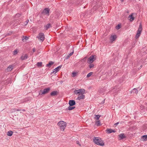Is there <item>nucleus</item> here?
I'll return each mask as SVG.
<instances>
[{
    "label": "nucleus",
    "mask_w": 147,
    "mask_h": 147,
    "mask_svg": "<svg viewBox=\"0 0 147 147\" xmlns=\"http://www.w3.org/2000/svg\"><path fill=\"white\" fill-rule=\"evenodd\" d=\"M74 53V50H72V51L69 54V55H68L66 57V58L67 59L69 58L70 56L72 55Z\"/></svg>",
    "instance_id": "4be33fe9"
},
{
    "label": "nucleus",
    "mask_w": 147,
    "mask_h": 147,
    "mask_svg": "<svg viewBox=\"0 0 147 147\" xmlns=\"http://www.w3.org/2000/svg\"><path fill=\"white\" fill-rule=\"evenodd\" d=\"M144 140L146 141L147 140V135H145L142 136Z\"/></svg>",
    "instance_id": "a878e982"
},
{
    "label": "nucleus",
    "mask_w": 147,
    "mask_h": 147,
    "mask_svg": "<svg viewBox=\"0 0 147 147\" xmlns=\"http://www.w3.org/2000/svg\"><path fill=\"white\" fill-rule=\"evenodd\" d=\"M78 74V72H74V77L76 76Z\"/></svg>",
    "instance_id": "58836bf2"
},
{
    "label": "nucleus",
    "mask_w": 147,
    "mask_h": 147,
    "mask_svg": "<svg viewBox=\"0 0 147 147\" xmlns=\"http://www.w3.org/2000/svg\"><path fill=\"white\" fill-rule=\"evenodd\" d=\"M95 60L94 56L92 55L88 59L87 62L89 64H91L93 63Z\"/></svg>",
    "instance_id": "423d86ee"
},
{
    "label": "nucleus",
    "mask_w": 147,
    "mask_h": 147,
    "mask_svg": "<svg viewBox=\"0 0 147 147\" xmlns=\"http://www.w3.org/2000/svg\"><path fill=\"white\" fill-rule=\"evenodd\" d=\"M28 22H29V20H26V22H25V23H26V24H25V25H26L28 23Z\"/></svg>",
    "instance_id": "4c0bfd02"
},
{
    "label": "nucleus",
    "mask_w": 147,
    "mask_h": 147,
    "mask_svg": "<svg viewBox=\"0 0 147 147\" xmlns=\"http://www.w3.org/2000/svg\"><path fill=\"white\" fill-rule=\"evenodd\" d=\"M13 110H14L13 111L14 112L16 111H20L21 110L20 109H17L16 110L15 109H14Z\"/></svg>",
    "instance_id": "e433bc0d"
},
{
    "label": "nucleus",
    "mask_w": 147,
    "mask_h": 147,
    "mask_svg": "<svg viewBox=\"0 0 147 147\" xmlns=\"http://www.w3.org/2000/svg\"><path fill=\"white\" fill-rule=\"evenodd\" d=\"M71 76L72 77H74V71H73L72 72Z\"/></svg>",
    "instance_id": "37998d69"
},
{
    "label": "nucleus",
    "mask_w": 147,
    "mask_h": 147,
    "mask_svg": "<svg viewBox=\"0 0 147 147\" xmlns=\"http://www.w3.org/2000/svg\"><path fill=\"white\" fill-rule=\"evenodd\" d=\"M142 25L140 23V24L139 27L137 31V34L136 35V38H138L140 36V34L142 30Z\"/></svg>",
    "instance_id": "20e7f679"
},
{
    "label": "nucleus",
    "mask_w": 147,
    "mask_h": 147,
    "mask_svg": "<svg viewBox=\"0 0 147 147\" xmlns=\"http://www.w3.org/2000/svg\"><path fill=\"white\" fill-rule=\"evenodd\" d=\"M103 89L102 88L100 89L99 90V92L100 93H102L103 92Z\"/></svg>",
    "instance_id": "f704fd0d"
},
{
    "label": "nucleus",
    "mask_w": 147,
    "mask_h": 147,
    "mask_svg": "<svg viewBox=\"0 0 147 147\" xmlns=\"http://www.w3.org/2000/svg\"><path fill=\"white\" fill-rule=\"evenodd\" d=\"M71 106L69 105V107H68V109L69 110H71L74 109V107Z\"/></svg>",
    "instance_id": "c85d7f7f"
},
{
    "label": "nucleus",
    "mask_w": 147,
    "mask_h": 147,
    "mask_svg": "<svg viewBox=\"0 0 147 147\" xmlns=\"http://www.w3.org/2000/svg\"><path fill=\"white\" fill-rule=\"evenodd\" d=\"M93 73L92 72H90L87 75V78H88L90 77L92 74Z\"/></svg>",
    "instance_id": "c756f323"
},
{
    "label": "nucleus",
    "mask_w": 147,
    "mask_h": 147,
    "mask_svg": "<svg viewBox=\"0 0 147 147\" xmlns=\"http://www.w3.org/2000/svg\"><path fill=\"white\" fill-rule=\"evenodd\" d=\"M60 16V13L59 12H57L56 13L55 18L58 19Z\"/></svg>",
    "instance_id": "412c9836"
},
{
    "label": "nucleus",
    "mask_w": 147,
    "mask_h": 147,
    "mask_svg": "<svg viewBox=\"0 0 147 147\" xmlns=\"http://www.w3.org/2000/svg\"><path fill=\"white\" fill-rule=\"evenodd\" d=\"M94 65L93 64H92V63L91 64H90L89 65V67L90 68H93L94 67Z\"/></svg>",
    "instance_id": "7c9ffc66"
},
{
    "label": "nucleus",
    "mask_w": 147,
    "mask_h": 147,
    "mask_svg": "<svg viewBox=\"0 0 147 147\" xmlns=\"http://www.w3.org/2000/svg\"><path fill=\"white\" fill-rule=\"evenodd\" d=\"M22 111H25V110L23 109V110H22Z\"/></svg>",
    "instance_id": "09e8293b"
},
{
    "label": "nucleus",
    "mask_w": 147,
    "mask_h": 147,
    "mask_svg": "<svg viewBox=\"0 0 147 147\" xmlns=\"http://www.w3.org/2000/svg\"><path fill=\"white\" fill-rule=\"evenodd\" d=\"M28 57V56L27 54L25 55L24 56L22 55L20 57V59L22 60L26 59Z\"/></svg>",
    "instance_id": "4468645a"
},
{
    "label": "nucleus",
    "mask_w": 147,
    "mask_h": 147,
    "mask_svg": "<svg viewBox=\"0 0 147 147\" xmlns=\"http://www.w3.org/2000/svg\"><path fill=\"white\" fill-rule=\"evenodd\" d=\"M74 93L78 94V96L76 99V100H80L83 99L85 98V95L84 94L85 93V90L84 89H80L78 90L74 91Z\"/></svg>",
    "instance_id": "f257e3e1"
},
{
    "label": "nucleus",
    "mask_w": 147,
    "mask_h": 147,
    "mask_svg": "<svg viewBox=\"0 0 147 147\" xmlns=\"http://www.w3.org/2000/svg\"><path fill=\"white\" fill-rule=\"evenodd\" d=\"M57 91H53L52 92L51 94L50 95L51 96H54L57 94Z\"/></svg>",
    "instance_id": "f3484780"
},
{
    "label": "nucleus",
    "mask_w": 147,
    "mask_h": 147,
    "mask_svg": "<svg viewBox=\"0 0 147 147\" xmlns=\"http://www.w3.org/2000/svg\"><path fill=\"white\" fill-rule=\"evenodd\" d=\"M16 15L17 16H19L20 15L19 14H17Z\"/></svg>",
    "instance_id": "de8ad7c7"
},
{
    "label": "nucleus",
    "mask_w": 147,
    "mask_h": 147,
    "mask_svg": "<svg viewBox=\"0 0 147 147\" xmlns=\"http://www.w3.org/2000/svg\"><path fill=\"white\" fill-rule=\"evenodd\" d=\"M117 38L116 35H112L110 37V41L111 42H113V41H115Z\"/></svg>",
    "instance_id": "9b49d317"
},
{
    "label": "nucleus",
    "mask_w": 147,
    "mask_h": 147,
    "mask_svg": "<svg viewBox=\"0 0 147 147\" xmlns=\"http://www.w3.org/2000/svg\"><path fill=\"white\" fill-rule=\"evenodd\" d=\"M105 99H104V100H103V101H102V104H103V103H104V102H105Z\"/></svg>",
    "instance_id": "49530a36"
},
{
    "label": "nucleus",
    "mask_w": 147,
    "mask_h": 147,
    "mask_svg": "<svg viewBox=\"0 0 147 147\" xmlns=\"http://www.w3.org/2000/svg\"><path fill=\"white\" fill-rule=\"evenodd\" d=\"M119 136L120 138L119 139L120 140L123 139L126 137V136L123 133L119 135Z\"/></svg>",
    "instance_id": "f8f14e48"
},
{
    "label": "nucleus",
    "mask_w": 147,
    "mask_h": 147,
    "mask_svg": "<svg viewBox=\"0 0 147 147\" xmlns=\"http://www.w3.org/2000/svg\"><path fill=\"white\" fill-rule=\"evenodd\" d=\"M54 63L53 61H51L49 62V63L46 65L47 67H50L51 66L54 64Z\"/></svg>",
    "instance_id": "dca6fc26"
},
{
    "label": "nucleus",
    "mask_w": 147,
    "mask_h": 147,
    "mask_svg": "<svg viewBox=\"0 0 147 147\" xmlns=\"http://www.w3.org/2000/svg\"><path fill=\"white\" fill-rule=\"evenodd\" d=\"M23 37H24V39H22V40H24V39L26 40H27L28 39V38L26 36H23Z\"/></svg>",
    "instance_id": "72a5a7b5"
},
{
    "label": "nucleus",
    "mask_w": 147,
    "mask_h": 147,
    "mask_svg": "<svg viewBox=\"0 0 147 147\" xmlns=\"http://www.w3.org/2000/svg\"><path fill=\"white\" fill-rule=\"evenodd\" d=\"M37 38L39 40H41L42 42H43L45 38V35L44 34L42 33H39L37 36Z\"/></svg>",
    "instance_id": "39448f33"
},
{
    "label": "nucleus",
    "mask_w": 147,
    "mask_h": 147,
    "mask_svg": "<svg viewBox=\"0 0 147 147\" xmlns=\"http://www.w3.org/2000/svg\"><path fill=\"white\" fill-rule=\"evenodd\" d=\"M87 57H84L83 60L84 61H85L86 59H87Z\"/></svg>",
    "instance_id": "79ce46f5"
},
{
    "label": "nucleus",
    "mask_w": 147,
    "mask_h": 147,
    "mask_svg": "<svg viewBox=\"0 0 147 147\" xmlns=\"http://www.w3.org/2000/svg\"><path fill=\"white\" fill-rule=\"evenodd\" d=\"M50 9L47 8H45L43 10L42 13H45V14L47 15V16H49V15Z\"/></svg>",
    "instance_id": "6e6552de"
},
{
    "label": "nucleus",
    "mask_w": 147,
    "mask_h": 147,
    "mask_svg": "<svg viewBox=\"0 0 147 147\" xmlns=\"http://www.w3.org/2000/svg\"><path fill=\"white\" fill-rule=\"evenodd\" d=\"M134 14V13H132L128 16V18H129V20L130 22H132L134 20V18L133 16Z\"/></svg>",
    "instance_id": "ddd939ff"
},
{
    "label": "nucleus",
    "mask_w": 147,
    "mask_h": 147,
    "mask_svg": "<svg viewBox=\"0 0 147 147\" xmlns=\"http://www.w3.org/2000/svg\"><path fill=\"white\" fill-rule=\"evenodd\" d=\"M57 125L60 127V130L64 131L66 126V123L63 121L58 122Z\"/></svg>",
    "instance_id": "7ed1b4c3"
},
{
    "label": "nucleus",
    "mask_w": 147,
    "mask_h": 147,
    "mask_svg": "<svg viewBox=\"0 0 147 147\" xmlns=\"http://www.w3.org/2000/svg\"><path fill=\"white\" fill-rule=\"evenodd\" d=\"M115 28L116 29L119 30L121 28V25L118 24V25L116 26Z\"/></svg>",
    "instance_id": "2f4dec72"
},
{
    "label": "nucleus",
    "mask_w": 147,
    "mask_h": 147,
    "mask_svg": "<svg viewBox=\"0 0 147 147\" xmlns=\"http://www.w3.org/2000/svg\"><path fill=\"white\" fill-rule=\"evenodd\" d=\"M95 116V117L94 118L97 120H98L101 116L100 115H96Z\"/></svg>",
    "instance_id": "393cba45"
},
{
    "label": "nucleus",
    "mask_w": 147,
    "mask_h": 147,
    "mask_svg": "<svg viewBox=\"0 0 147 147\" xmlns=\"http://www.w3.org/2000/svg\"><path fill=\"white\" fill-rule=\"evenodd\" d=\"M13 68V66L12 65H9L6 69V71H11Z\"/></svg>",
    "instance_id": "2eb2a0df"
},
{
    "label": "nucleus",
    "mask_w": 147,
    "mask_h": 147,
    "mask_svg": "<svg viewBox=\"0 0 147 147\" xmlns=\"http://www.w3.org/2000/svg\"><path fill=\"white\" fill-rule=\"evenodd\" d=\"M131 93H136L137 94L138 93V90L136 88H134L133 89V90L131 91Z\"/></svg>",
    "instance_id": "5701e85b"
},
{
    "label": "nucleus",
    "mask_w": 147,
    "mask_h": 147,
    "mask_svg": "<svg viewBox=\"0 0 147 147\" xmlns=\"http://www.w3.org/2000/svg\"><path fill=\"white\" fill-rule=\"evenodd\" d=\"M13 133L12 131L9 130L7 133V135L9 136H11L12 135Z\"/></svg>",
    "instance_id": "a211bd4d"
},
{
    "label": "nucleus",
    "mask_w": 147,
    "mask_h": 147,
    "mask_svg": "<svg viewBox=\"0 0 147 147\" xmlns=\"http://www.w3.org/2000/svg\"><path fill=\"white\" fill-rule=\"evenodd\" d=\"M122 1H123V0H121Z\"/></svg>",
    "instance_id": "603ef678"
},
{
    "label": "nucleus",
    "mask_w": 147,
    "mask_h": 147,
    "mask_svg": "<svg viewBox=\"0 0 147 147\" xmlns=\"http://www.w3.org/2000/svg\"><path fill=\"white\" fill-rule=\"evenodd\" d=\"M96 125L98 126H99L101 125L100 121L99 120L97 121L96 123Z\"/></svg>",
    "instance_id": "bb28decb"
},
{
    "label": "nucleus",
    "mask_w": 147,
    "mask_h": 147,
    "mask_svg": "<svg viewBox=\"0 0 147 147\" xmlns=\"http://www.w3.org/2000/svg\"><path fill=\"white\" fill-rule=\"evenodd\" d=\"M142 67V65H141V66H140V68H141Z\"/></svg>",
    "instance_id": "3c124183"
},
{
    "label": "nucleus",
    "mask_w": 147,
    "mask_h": 147,
    "mask_svg": "<svg viewBox=\"0 0 147 147\" xmlns=\"http://www.w3.org/2000/svg\"><path fill=\"white\" fill-rule=\"evenodd\" d=\"M80 2L79 1H78L77 2V3H76L75 4V5H78L79 4Z\"/></svg>",
    "instance_id": "ea45409f"
},
{
    "label": "nucleus",
    "mask_w": 147,
    "mask_h": 147,
    "mask_svg": "<svg viewBox=\"0 0 147 147\" xmlns=\"http://www.w3.org/2000/svg\"><path fill=\"white\" fill-rule=\"evenodd\" d=\"M106 132L108 134H110L112 132L115 133L116 132V130H113L111 129H107L106 130Z\"/></svg>",
    "instance_id": "9d476101"
},
{
    "label": "nucleus",
    "mask_w": 147,
    "mask_h": 147,
    "mask_svg": "<svg viewBox=\"0 0 147 147\" xmlns=\"http://www.w3.org/2000/svg\"><path fill=\"white\" fill-rule=\"evenodd\" d=\"M76 104V102L74 100V105H75Z\"/></svg>",
    "instance_id": "8fccbe9b"
},
{
    "label": "nucleus",
    "mask_w": 147,
    "mask_h": 147,
    "mask_svg": "<svg viewBox=\"0 0 147 147\" xmlns=\"http://www.w3.org/2000/svg\"><path fill=\"white\" fill-rule=\"evenodd\" d=\"M62 66L61 65H60L55 69L52 73H54L55 74H56L59 70L61 68Z\"/></svg>",
    "instance_id": "1a4fd4ad"
},
{
    "label": "nucleus",
    "mask_w": 147,
    "mask_h": 147,
    "mask_svg": "<svg viewBox=\"0 0 147 147\" xmlns=\"http://www.w3.org/2000/svg\"><path fill=\"white\" fill-rule=\"evenodd\" d=\"M42 65V62H38L36 64V65L38 67H41Z\"/></svg>",
    "instance_id": "b1692460"
},
{
    "label": "nucleus",
    "mask_w": 147,
    "mask_h": 147,
    "mask_svg": "<svg viewBox=\"0 0 147 147\" xmlns=\"http://www.w3.org/2000/svg\"><path fill=\"white\" fill-rule=\"evenodd\" d=\"M35 48H33L32 49V51L33 52H34L35 51Z\"/></svg>",
    "instance_id": "a19ab883"
},
{
    "label": "nucleus",
    "mask_w": 147,
    "mask_h": 147,
    "mask_svg": "<svg viewBox=\"0 0 147 147\" xmlns=\"http://www.w3.org/2000/svg\"><path fill=\"white\" fill-rule=\"evenodd\" d=\"M50 90L49 87L46 88L42 90H41V94H44L48 93Z\"/></svg>",
    "instance_id": "0eeeda50"
},
{
    "label": "nucleus",
    "mask_w": 147,
    "mask_h": 147,
    "mask_svg": "<svg viewBox=\"0 0 147 147\" xmlns=\"http://www.w3.org/2000/svg\"><path fill=\"white\" fill-rule=\"evenodd\" d=\"M18 53V50L17 49H15L13 52V55H15L17 54Z\"/></svg>",
    "instance_id": "cd10ccee"
},
{
    "label": "nucleus",
    "mask_w": 147,
    "mask_h": 147,
    "mask_svg": "<svg viewBox=\"0 0 147 147\" xmlns=\"http://www.w3.org/2000/svg\"><path fill=\"white\" fill-rule=\"evenodd\" d=\"M69 104L70 106L74 105V100H70L69 101Z\"/></svg>",
    "instance_id": "aec40b11"
},
{
    "label": "nucleus",
    "mask_w": 147,
    "mask_h": 147,
    "mask_svg": "<svg viewBox=\"0 0 147 147\" xmlns=\"http://www.w3.org/2000/svg\"><path fill=\"white\" fill-rule=\"evenodd\" d=\"M96 6H94V7L93 9H96Z\"/></svg>",
    "instance_id": "a18cd8bd"
},
{
    "label": "nucleus",
    "mask_w": 147,
    "mask_h": 147,
    "mask_svg": "<svg viewBox=\"0 0 147 147\" xmlns=\"http://www.w3.org/2000/svg\"><path fill=\"white\" fill-rule=\"evenodd\" d=\"M93 141L94 143L97 145L103 146L105 145L103 141L100 138L94 137V138Z\"/></svg>",
    "instance_id": "f03ea898"
},
{
    "label": "nucleus",
    "mask_w": 147,
    "mask_h": 147,
    "mask_svg": "<svg viewBox=\"0 0 147 147\" xmlns=\"http://www.w3.org/2000/svg\"><path fill=\"white\" fill-rule=\"evenodd\" d=\"M51 26V25L50 24H48L45 26V28L46 30H48Z\"/></svg>",
    "instance_id": "6ab92c4d"
},
{
    "label": "nucleus",
    "mask_w": 147,
    "mask_h": 147,
    "mask_svg": "<svg viewBox=\"0 0 147 147\" xmlns=\"http://www.w3.org/2000/svg\"><path fill=\"white\" fill-rule=\"evenodd\" d=\"M119 123V122H117L115 124H114V125H118V124Z\"/></svg>",
    "instance_id": "c03bdc74"
},
{
    "label": "nucleus",
    "mask_w": 147,
    "mask_h": 147,
    "mask_svg": "<svg viewBox=\"0 0 147 147\" xmlns=\"http://www.w3.org/2000/svg\"><path fill=\"white\" fill-rule=\"evenodd\" d=\"M31 99V98L30 97H28L25 99V101L27 102L30 100Z\"/></svg>",
    "instance_id": "473e14b6"
},
{
    "label": "nucleus",
    "mask_w": 147,
    "mask_h": 147,
    "mask_svg": "<svg viewBox=\"0 0 147 147\" xmlns=\"http://www.w3.org/2000/svg\"><path fill=\"white\" fill-rule=\"evenodd\" d=\"M76 143L77 144H78V145H79V146H81V144H80V142H79V141H76Z\"/></svg>",
    "instance_id": "c9c22d12"
}]
</instances>
